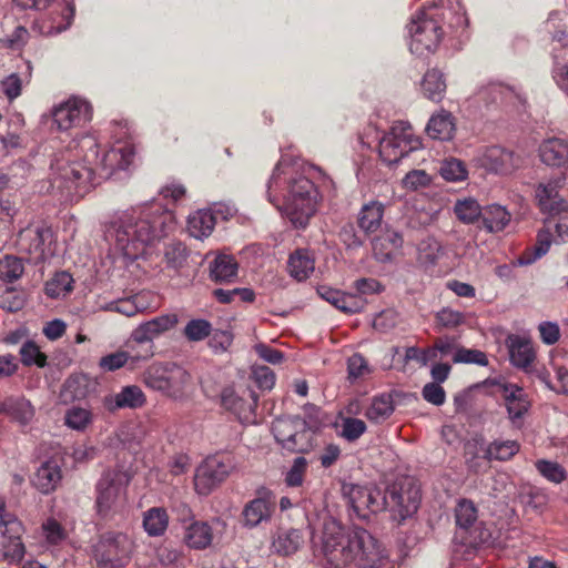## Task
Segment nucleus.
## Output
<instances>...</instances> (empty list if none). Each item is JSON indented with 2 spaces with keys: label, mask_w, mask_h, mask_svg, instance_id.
I'll list each match as a JSON object with an SVG mask.
<instances>
[{
  "label": "nucleus",
  "mask_w": 568,
  "mask_h": 568,
  "mask_svg": "<svg viewBox=\"0 0 568 568\" xmlns=\"http://www.w3.org/2000/svg\"><path fill=\"white\" fill-rule=\"evenodd\" d=\"M422 142L406 121L395 122L379 141V156L387 165L397 164L410 152L420 149Z\"/></svg>",
  "instance_id": "nucleus-8"
},
{
  "label": "nucleus",
  "mask_w": 568,
  "mask_h": 568,
  "mask_svg": "<svg viewBox=\"0 0 568 568\" xmlns=\"http://www.w3.org/2000/svg\"><path fill=\"white\" fill-rule=\"evenodd\" d=\"M317 294L321 298L347 314L361 312L366 304V301L358 295L341 292L328 286H320Z\"/></svg>",
  "instance_id": "nucleus-26"
},
{
  "label": "nucleus",
  "mask_w": 568,
  "mask_h": 568,
  "mask_svg": "<svg viewBox=\"0 0 568 568\" xmlns=\"http://www.w3.org/2000/svg\"><path fill=\"white\" fill-rule=\"evenodd\" d=\"M145 402V395L139 386L128 385L119 393L105 396L103 404L109 412H115L122 408H140Z\"/></svg>",
  "instance_id": "nucleus-27"
},
{
  "label": "nucleus",
  "mask_w": 568,
  "mask_h": 568,
  "mask_svg": "<svg viewBox=\"0 0 568 568\" xmlns=\"http://www.w3.org/2000/svg\"><path fill=\"white\" fill-rule=\"evenodd\" d=\"M315 270L314 255L306 248L294 251L287 261L290 275L298 282L307 280Z\"/></svg>",
  "instance_id": "nucleus-30"
},
{
  "label": "nucleus",
  "mask_w": 568,
  "mask_h": 568,
  "mask_svg": "<svg viewBox=\"0 0 568 568\" xmlns=\"http://www.w3.org/2000/svg\"><path fill=\"white\" fill-rule=\"evenodd\" d=\"M395 406L390 394H382L374 397L371 405L366 409L365 416L374 422L382 423L390 417L394 413Z\"/></svg>",
  "instance_id": "nucleus-42"
},
{
  "label": "nucleus",
  "mask_w": 568,
  "mask_h": 568,
  "mask_svg": "<svg viewBox=\"0 0 568 568\" xmlns=\"http://www.w3.org/2000/svg\"><path fill=\"white\" fill-rule=\"evenodd\" d=\"M212 325L204 318H193L189 321L183 329V335L189 342H201L210 337Z\"/></svg>",
  "instance_id": "nucleus-49"
},
{
  "label": "nucleus",
  "mask_w": 568,
  "mask_h": 568,
  "mask_svg": "<svg viewBox=\"0 0 568 568\" xmlns=\"http://www.w3.org/2000/svg\"><path fill=\"white\" fill-rule=\"evenodd\" d=\"M456 125L453 114L446 110H440L429 119L426 132L429 138L439 141H449L455 134Z\"/></svg>",
  "instance_id": "nucleus-31"
},
{
  "label": "nucleus",
  "mask_w": 568,
  "mask_h": 568,
  "mask_svg": "<svg viewBox=\"0 0 568 568\" xmlns=\"http://www.w3.org/2000/svg\"><path fill=\"white\" fill-rule=\"evenodd\" d=\"M234 469L229 456H210L197 467L194 476L195 490L200 495H209L212 489L224 481Z\"/></svg>",
  "instance_id": "nucleus-13"
},
{
  "label": "nucleus",
  "mask_w": 568,
  "mask_h": 568,
  "mask_svg": "<svg viewBox=\"0 0 568 568\" xmlns=\"http://www.w3.org/2000/svg\"><path fill=\"white\" fill-rule=\"evenodd\" d=\"M322 422L316 415L304 418V427L294 433V437L286 450L293 453H307L315 445V435L320 432Z\"/></svg>",
  "instance_id": "nucleus-29"
},
{
  "label": "nucleus",
  "mask_w": 568,
  "mask_h": 568,
  "mask_svg": "<svg viewBox=\"0 0 568 568\" xmlns=\"http://www.w3.org/2000/svg\"><path fill=\"white\" fill-rule=\"evenodd\" d=\"M169 526V515L162 507H152L143 514V528L151 537L162 536Z\"/></svg>",
  "instance_id": "nucleus-38"
},
{
  "label": "nucleus",
  "mask_w": 568,
  "mask_h": 568,
  "mask_svg": "<svg viewBox=\"0 0 568 568\" xmlns=\"http://www.w3.org/2000/svg\"><path fill=\"white\" fill-rule=\"evenodd\" d=\"M62 480V469L58 460L48 459L36 470L31 483L42 494L54 491Z\"/></svg>",
  "instance_id": "nucleus-28"
},
{
  "label": "nucleus",
  "mask_w": 568,
  "mask_h": 568,
  "mask_svg": "<svg viewBox=\"0 0 568 568\" xmlns=\"http://www.w3.org/2000/svg\"><path fill=\"white\" fill-rule=\"evenodd\" d=\"M19 354L24 366L36 365L42 368L47 365V355L40 351V347L33 341L24 342Z\"/></svg>",
  "instance_id": "nucleus-54"
},
{
  "label": "nucleus",
  "mask_w": 568,
  "mask_h": 568,
  "mask_svg": "<svg viewBox=\"0 0 568 568\" xmlns=\"http://www.w3.org/2000/svg\"><path fill=\"white\" fill-rule=\"evenodd\" d=\"M42 531L50 545H59L67 538L65 529L53 518H49L42 524Z\"/></svg>",
  "instance_id": "nucleus-60"
},
{
  "label": "nucleus",
  "mask_w": 568,
  "mask_h": 568,
  "mask_svg": "<svg viewBox=\"0 0 568 568\" xmlns=\"http://www.w3.org/2000/svg\"><path fill=\"white\" fill-rule=\"evenodd\" d=\"M140 357L133 356L128 351L119 349L114 353L106 354L99 359V367L103 372H114L124 366H129L131 369L135 367Z\"/></svg>",
  "instance_id": "nucleus-43"
},
{
  "label": "nucleus",
  "mask_w": 568,
  "mask_h": 568,
  "mask_svg": "<svg viewBox=\"0 0 568 568\" xmlns=\"http://www.w3.org/2000/svg\"><path fill=\"white\" fill-rule=\"evenodd\" d=\"M216 223L212 210H199L187 219V231L191 236L202 240L211 235Z\"/></svg>",
  "instance_id": "nucleus-37"
},
{
  "label": "nucleus",
  "mask_w": 568,
  "mask_h": 568,
  "mask_svg": "<svg viewBox=\"0 0 568 568\" xmlns=\"http://www.w3.org/2000/svg\"><path fill=\"white\" fill-rule=\"evenodd\" d=\"M538 155L547 166L568 169V140L557 136L542 140L538 148Z\"/></svg>",
  "instance_id": "nucleus-23"
},
{
  "label": "nucleus",
  "mask_w": 568,
  "mask_h": 568,
  "mask_svg": "<svg viewBox=\"0 0 568 568\" xmlns=\"http://www.w3.org/2000/svg\"><path fill=\"white\" fill-rule=\"evenodd\" d=\"M133 541L123 532L109 531L101 536L94 549L100 566L122 567L130 559Z\"/></svg>",
  "instance_id": "nucleus-11"
},
{
  "label": "nucleus",
  "mask_w": 568,
  "mask_h": 568,
  "mask_svg": "<svg viewBox=\"0 0 568 568\" xmlns=\"http://www.w3.org/2000/svg\"><path fill=\"white\" fill-rule=\"evenodd\" d=\"M474 161L479 168L496 174H507L516 168L514 153L496 145L480 150Z\"/></svg>",
  "instance_id": "nucleus-18"
},
{
  "label": "nucleus",
  "mask_w": 568,
  "mask_h": 568,
  "mask_svg": "<svg viewBox=\"0 0 568 568\" xmlns=\"http://www.w3.org/2000/svg\"><path fill=\"white\" fill-rule=\"evenodd\" d=\"M78 145L84 152L83 160L95 169V178H109L116 170H125L134 158V148L129 141H116L100 156L99 143L94 135H84Z\"/></svg>",
  "instance_id": "nucleus-6"
},
{
  "label": "nucleus",
  "mask_w": 568,
  "mask_h": 568,
  "mask_svg": "<svg viewBox=\"0 0 568 568\" xmlns=\"http://www.w3.org/2000/svg\"><path fill=\"white\" fill-rule=\"evenodd\" d=\"M453 361L454 363L476 364L479 366L488 365V358L484 352L465 347L456 348Z\"/></svg>",
  "instance_id": "nucleus-58"
},
{
  "label": "nucleus",
  "mask_w": 568,
  "mask_h": 568,
  "mask_svg": "<svg viewBox=\"0 0 568 568\" xmlns=\"http://www.w3.org/2000/svg\"><path fill=\"white\" fill-rule=\"evenodd\" d=\"M73 141L65 150L54 154L51 162L50 183L68 200L82 197L97 183L95 169L83 160L84 152Z\"/></svg>",
  "instance_id": "nucleus-4"
},
{
  "label": "nucleus",
  "mask_w": 568,
  "mask_h": 568,
  "mask_svg": "<svg viewBox=\"0 0 568 568\" xmlns=\"http://www.w3.org/2000/svg\"><path fill=\"white\" fill-rule=\"evenodd\" d=\"M73 278L68 272H59L54 277L47 282L45 293L52 298L64 296L72 291Z\"/></svg>",
  "instance_id": "nucleus-50"
},
{
  "label": "nucleus",
  "mask_w": 568,
  "mask_h": 568,
  "mask_svg": "<svg viewBox=\"0 0 568 568\" xmlns=\"http://www.w3.org/2000/svg\"><path fill=\"white\" fill-rule=\"evenodd\" d=\"M304 542L305 538L300 529H282L274 537L272 548L278 555L290 556L295 554Z\"/></svg>",
  "instance_id": "nucleus-33"
},
{
  "label": "nucleus",
  "mask_w": 568,
  "mask_h": 568,
  "mask_svg": "<svg viewBox=\"0 0 568 568\" xmlns=\"http://www.w3.org/2000/svg\"><path fill=\"white\" fill-rule=\"evenodd\" d=\"M440 4L434 3L418 11L408 24L410 36L409 50L412 53L423 55L434 52L444 36L443 22L446 13L450 12Z\"/></svg>",
  "instance_id": "nucleus-5"
},
{
  "label": "nucleus",
  "mask_w": 568,
  "mask_h": 568,
  "mask_svg": "<svg viewBox=\"0 0 568 568\" xmlns=\"http://www.w3.org/2000/svg\"><path fill=\"white\" fill-rule=\"evenodd\" d=\"M267 200L294 227H305L314 215L320 200L315 184L300 164L282 158L267 182Z\"/></svg>",
  "instance_id": "nucleus-3"
},
{
  "label": "nucleus",
  "mask_w": 568,
  "mask_h": 568,
  "mask_svg": "<svg viewBox=\"0 0 568 568\" xmlns=\"http://www.w3.org/2000/svg\"><path fill=\"white\" fill-rule=\"evenodd\" d=\"M186 246L182 242H171L166 245L164 256L169 267L180 270L187 258Z\"/></svg>",
  "instance_id": "nucleus-57"
},
{
  "label": "nucleus",
  "mask_w": 568,
  "mask_h": 568,
  "mask_svg": "<svg viewBox=\"0 0 568 568\" xmlns=\"http://www.w3.org/2000/svg\"><path fill=\"white\" fill-rule=\"evenodd\" d=\"M366 430V425L362 419L347 417L342 423L341 435L348 442L358 439Z\"/></svg>",
  "instance_id": "nucleus-62"
},
{
  "label": "nucleus",
  "mask_w": 568,
  "mask_h": 568,
  "mask_svg": "<svg viewBox=\"0 0 568 568\" xmlns=\"http://www.w3.org/2000/svg\"><path fill=\"white\" fill-rule=\"evenodd\" d=\"M307 465L306 458L302 456L293 460L292 466L285 475V483L288 487H300L303 484Z\"/></svg>",
  "instance_id": "nucleus-59"
},
{
  "label": "nucleus",
  "mask_w": 568,
  "mask_h": 568,
  "mask_svg": "<svg viewBox=\"0 0 568 568\" xmlns=\"http://www.w3.org/2000/svg\"><path fill=\"white\" fill-rule=\"evenodd\" d=\"M0 414L7 415L11 423L24 429L33 423L36 408L26 397L11 396L0 403Z\"/></svg>",
  "instance_id": "nucleus-21"
},
{
  "label": "nucleus",
  "mask_w": 568,
  "mask_h": 568,
  "mask_svg": "<svg viewBox=\"0 0 568 568\" xmlns=\"http://www.w3.org/2000/svg\"><path fill=\"white\" fill-rule=\"evenodd\" d=\"M454 212L459 221L466 224L474 223L481 217L483 209L474 199H464L456 202Z\"/></svg>",
  "instance_id": "nucleus-47"
},
{
  "label": "nucleus",
  "mask_w": 568,
  "mask_h": 568,
  "mask_svg": "<svg viewBox=\"0 0 568 568\" xmlns=\"http://www.w3.org/2000/svg\"><path fill=\"white\" fill-rule=\"evenodd\" d=\"M311 545L314 557L336 568L348 565L372 568L383 558L378 541L369 531L364 528L346 530L332 518L324 521L320 536L312 532Z\"/></svg>",
  "instance_id": "nucleus-2"
},
{
  "label": "nucleus",
  "mask_w": 568,
  "mask_h": 568,
  "mask_svg": "<svg viewBox=\"0 0 568 568\" xmlns=\"http://www.w3.org/2000/svg\"><path fill=\"white\" fill-rule=\"evenodd\" d=\"M179 323L176 314H164L140 324L131 334V338L143 344L152 342L163 333L172 329Z\"/></svg>",
  "instance_id": "nucleus-22"
},
{
  "label": "nucleus",
  "mask_w": 568,
  "mask_h": 568,
  "mask_svg": "<svg viewBox=\"0 0 568 568\" xmlns=\"http://www.w3.org/2000/svg\"><path fill=\"white\" fill-rule=\"evenodd\" d=\"M384 205L378 201H369L358 212L357 223L366 234L375 233L382 226Z\"/></svg>",
  "instance_id": "nucleus-34"
},
{
  "label": "nucleus",
  "mask_w": 568,
  "mask_h": 568,
  "mask_svg": "<svg viewBox=\"0 0 568 568\" xmlns=\"http://www.w3.org/2000/svg\"><path fill=\"white\" fill-rule=\"evenodd\" d=\"M24 272L22 260L14 255L0 257V281L12 283L21 277Z\"/></svg>",
  "instance_id": "nucleus-46"
},
{
  "label": "nucleus",
  "mask_w": 568,
  "mask_h": 568,
  "mask_svg": "<svg viewBox=\"0 0 568 568\" xmlns=\"http://www.w3.org/2000/svg\"><path fill=\"white\" fill-rule=\"evenodd\" d=\"M439 173L444 180L449 182L463 181L467 178V169L464 162L454 158L442 163Z\"/></svg>",
  "instance_id": "nucleus-56"
},
{
  "label": "nucleus",
  "mask_w": 568,
  "mask_h": 568,
  "mask_svg": "<svg viewBox=\"0 0 568 568\" xmlns=\"http://www.w3.org/2000/svg\"><path fill=\"white\" fill-rule=\"evenodd\" d=\"M493 384L497 386L510 422L514 425L520 424L531 407L527 393L518 384L500 381H495Z\"/></svg>",
  "instance_id": "nucleus-16"
},
{
  "label": "nucleus",
  "mask_w": 568,
  "mask_h": 568,
  "mask_svg": "<svg viewBox=\"0 0 568 568\" xmlns=\"http://www.w3.org/2000/svg\"><path fill=\"white\" fill-rule=\"evenodd\" d=\"M506 345L510 363L525 373H530L536 359V352L531 342L524 336L513 334L507 337Z\"/></svg>",
  "instance_id": "nucleus-24"
},
{
  "label": "nucleus",
  "mask_w": 568,
  "mask_h": 568,
  "mask_svg": "<svg viewBox=\"0 0 568 568\" xmlns=\"http://www.w3.org/2000/svg\"><path fill=\"white\" fill-rule=\"evenodd\" d=\"M484 226L489 232L503 231L510 221V213L501 205L493 204L483 209Z\"/></svg>",
  "instance_id": "nucleus-41"
},
{
  "label": "nucleus",
  "mask_w": 568,
  "mask_h": 568,
  "mask_svg": "<svg viewBox=\"0 0 568 568\" xmlns=\"http://www.w3.org/2000/svg\"><path fill=\"white\" fill-rule=\"evenodd\" d=\"M456 524L459 528L468 529L477 520V508L469 499H460L455 509Z\"/></svg>",
  "instance_id": "nucleus-53"
},
{
  "label": "nucleus",
  "mask_w": 568,
  "mask_h": 568,
  "mask_svg": "<svg viewBox=\"0 0 568 568\" xmlns=\"http://www.w3.org/2000/svg\"><path fill=\"white\" fill-rule=\"evenodd\" d=\"M23 526L21 521L6 509L4 498L0 496V535L3 557L9 561H21L24 557V545L21 541Z\"/></svg>",
  "instance_id": "nucleus-12"
},
{
  "label": "nucleus",
  "mask_w": 568,
  "mask_h": 568,
  "mask_svg": "<svg viewBox=\"0 0 568 568\" xmlns=\"http://www.w3.org/2000/svg\"><path fill=\"white\" fill-rule=\"evenodd\" d=\"M237 270L239 265L233 256L220 254L210 264V277L216 283H232Z\"/></svg>",
  "instance_id": "nucleus-35"
},
{
  "label": "nucleus",
  "mask_w": 568,
  "mask_h": 568,
  "mask_svg": "<svg viewBox=\"0 0 568 568\" xmlns=\"http://www.w3.org/2000/svg\"><path fill=\"white\" fill-rule=\"evenodd\" d=\"M439 325L446 328H455L465 323V314L450 307H444L436 314Z\"/></svg>",
  "instance_id": "nucleus-64"
},
{
  "label": "nucleus",
  "mask_w": 568,
  "mask_h": 568,
  "mask_svg": "<svg viewBox=\"0 0 568 568\" xmlns=\"http://www.w3.org/2000/svg\"><path fill=\"white\" fill-rule=\"evenodd\" d=\"M343 490L353 511L358 518L385 510L383 490L376 486L344 485Z\"/></svg>",
  "instance_id": "nucleus-14"
},
{
  "label": "nucleus",
  "mask_w": 568,
  "mask_h": 568,
  "mask_svg": "<svg viewBox=\"0 0 568 568\" xmlns=\"http://www.w3.org/2000/svg\"><path fill=\"white\" fill-rule=\"evenodd\" d=\"M304 427V418L300 416L278 417L272 424V432L276 442L287 449L290 442L297 429Z\"/></svg>",
  "instance_id": "nucleus-36"
},
{
  "label": "nucleus",
  "mask_w": 568,
  "mask_h": 568,
  "mask_svg": "<svg viewBox=\"0 0 568 568\" xmlns=\"http://www.w3.org/2000/svg\"><path fill=\"white\" fill-rule=\"evenodd\" d=\"M552 234L549 230H540L534 246L528 247L517 260L519 265H529L546 255L551 245Z\"/></svg>",
  "instance_id": "nucleus-40"
},
{
  "label": "nucleus",
  "mask_w": 568,
  "mask_h": 568,
  "mask_svg": "<svg viewBox=\"0 0 568 568\" xmlns=\"http://www.w3.org/2000/svg\"><path fill=\"white\" fill-rule=\"evenodd\" d=\"M535 467L550 483L560 484L567 478L565 468L557 462L538 459L535 463Z\"/></svg>",
  "instance_id": "nucleus-51"
},
{
  "label": "nucleus",
  "mask_w": 568,
  "mask_h": 568,
  "mask_svg": "<svg viewBox=\"0 0 568 568\" xmlns=\"http://www.w3.org/2000/svg\"><path fill=\"white\" fill-rule=\"evenodd\" d=\"M258 397L253 390H245L239 395L232 387H226L221 393L222 406L235 414L241 420H250L255 416Z\"/></svg>",
  "instance_id": "nucleus-19"
},
{
  "label": "nucleus",
  "mask_w": 568,
  "mask_h": 568,
  "mask_svg": "<svg viewBox=\"0 0 568 568\" xmlns=\"http://www.w3.org/2000/svg\"><path fill=\"white\" fill-rule=\"evenodd\" d=\"M22 235L31 240L28 248L30 253L43 255L45 243L52 237V231L48 226H37L36 229L24 230Z\"/></svg>",
  "instance_id": "nucleus-52"
},
{
  "label": "nucleus",
  "mask_w": 568,
  "mask_h": 568,
  "mask_svg": "<svg viewBox=\"0 0 568 568\" xmlns=\"http://www.w3.org/2000/svg\"><path fill=\"white\" fill-rule=\"evenodd\" d=\"M183 540L192 549H205L213 540L212 527L206 521H192L184 528Z\"/></svg>",
  "instance_id": "nucleus-32"
},
{
  "label": "nucleus",
  "mask_w": 568,
  "mask_h": 568,
  "mask_svg": "<svg viewBox=\"0 0 568 568\" xmlns=\"http://www.w3.org/2000/svg\"><path fill=\"white\" fill-rule=\"evenodd\" d=\"M275 496L270 490H260L257 496L243 508L242 516L245 527L254 528L271 520L275 511Z\"/></svg>",
  "instance_id": "nucleus-17"
},
{
  "label": "nucleus",
  "mask_w": 568,
  "mask_h": 568,
  "mask_svg": "<svg viewBox=\"0 0 568 568\" xmlns=\"http://www.w3.org/2000/svg\"><path fill=\"white\" fill-rule=\"evenodd\" d=\"M385 509L399 521L413 516L420 504V488L413 478L396 480L383 490Z\"/></svg>",
  "instance_id": "nucleus-9"
},
{
  "label": "nucleus",
  "mask_w": 568,
  "mask_h": 568,
  "mask_svg": "<svg viewBox=\"0 0 568 568\" xmlns=\"http://www.w3.org/2000/svg\"><path fill=\"white\" fill-rule=\"evenodd\" d=\"M565 182L566 175L557 174L537 184L535 197L541 211L555 213L558 210L560 206L559 190L565 185Z\"/></svg>",
  "instance_id": "nucleus-25"
},
{
  "label": "nucleus",
  "mask_w": 568,
  "mask_h": 568,
  "mask_svg": "<svg viewBox=\"0 0 568 568\" xmlns=\"http://www.w3.org/2000/svg\"><path fill=\"white\" fill-rule=\"evenodd\" d=\"M130 476L120 468L106 469L95 484V509L100 517L109 518L126 501Z\"/></svg>",
  "instance_id": "nucleus-7"
},
{
  "label": "nucleus",
  "mask_w": 568,
  "mask_h": 568,
  "mask_svg": "<svg viewBox=\"0 0 568 568\" xmlns=\"http://www.w3.org/2000/svg\"><path fill=\"white\" fill-rule=\"evenodd\" d=\"M189 378L186 371L180 366L154 363L145 369L142 381L146 387L153 390L178 397Z\"/></svg>",
  "instance_id": "nucleus-10"
},
{
  "label": "nucleus",
  "mask_w": 568,
  "mask_h": 568,
  "mask_svg": "<svg viewBox=\"0 0 568 568\" xmlns=\"http://www.w3.org/2000/svg\"><path fill=\"white\" fill-rule=\"evenodd\" d=\"M418 260L424 265H434L444 255V248L435 237L423 239L417 246Z\"/></svg>",
  "instance_id": "nucleus-45"
},
{
  "label": "nucleus",
  "mask_w": 568,
  "mask_h": 568,
  "mask_svg": "<svg viewBox=\"0 0 568 568\" xmlns=\"http://www.w3.org/2000/svg\"><path fill=\"white\" fill-rule=\"evenodd\" d=\"M92 423V413L88 408L72 406L65 412L64 424L74 430L82 432Z\"/></svg>",
  "instance_id": "nucleus-48"
},
{
  "label": "nucleus",
  "mask_w": 568,
  "mask_h": 568,
  "mask_svg": "<svg viewBox=\"0 0 568 568\" xmlns=\"http://www.w3.org/2000/svg\"><path fill=\"white\" fill-rule=\"evenodd\" d=\"M422 89L427 99L434 102L442 101L446 92L444 74L437 69L427 71L423 78Z\"/></svg>",
  "instance_id": "nucleus-39"
},
{
  "label": "nucleus",
  "mask_w": 568,
  "mask_h": 568,
  "mask_svg": "<svg viewBox=\"0 0 568 568\" xmlns=\"http://www.w3.org/2000/svg\"><path fill=\"white\" fill-rule=\"evenodd\" d=\"M136 300L138 297L134 296L124 300L113 301L108 303L104 306V310L110 312H116L130 317L143 310V307L139 306Z\"/></svg>",
  "instance_id": "nucleus-61"
},
{
  "label": "nucleus",
  "mask_w": 568,
  "mask_h": 568,
  "mask_svg": "<svg viewBox=\"0 0 568 568\" xmlns=\"http://www.w3.org/2000/svg\"><path fill=\"white\" fill-rule=\"evenodd\" d=\"M477 98L487 104L500 101L506 105L513 106L517 112L526 109V99L521 93L516 91L514 87L503 83H489L478 91Z\"/></svg>",
  "instance_id": "nucleus-20"
},
{
  "label": "nucleus",
  "mask_w": 568,
  "mask_h": 568,
  "mask_svg": "<svg viewBox=\"0 0 568 568\" xmlns=\"http://www.w3.org/2000/svg\"><path fill=\"white\" fill-rule=\"evenodd\" d=\"M516 440H495L484 449V458L487 460H508L519 452Z\"/></svg>",
  "instance_id": "nucleus-44"
},
{
  "label": "nucleus",
  "mask_w": 568,
  "mask_h": 568,
  "mask_svg": "<svg viewBox=\"0 0 568 568\" xmlns=\"http://www.w3.org/2000/svg\"><path fill=\"white\" fill-rule=\"evenodd\" d=\"M252 377L257 385V387L262 390H270L275 385V374L274 372L264 365H256L252 369Z\"/></svg>",
  "instance_id": "nucleus-63"
},
{
  "label": "nucleus",
  "mask_w": 568,
  "mask_h": 568,
  "mask_svg": "<svg viewBox=\"0 0 568 568\" xmlns=\"http://www.w3.org/2000/svg\"><path fill=\"white\" fill-rule=\"evenodd\" d=\"M52 116L58 130L68 131L89 122L92 108L88 101L72 98L54 108Z\"/></svg>",
  "instance_id": "nucleus-15"
},
{
  "label": "nucleus",
  "mask_w": 568,
  "mask_h": 568,
  "mask_svg": "<svg viewBox=\"0 0 568 568\" xmlns=\"http://www.w3.org/2000/svg\"><path fill=\"white\" fill-rule=\"evenodd\" d=\"M484 445L478 440L467 442L465 445V458L468 468L478 473L487 466V459L484 458Z\"/></svg>",
  "instance_id": "nucleus-55"
},
{
  "label": "nucleus",
  "mask_w": 568,
  "mask_h": 568,
  "mask_svg": "<svg viewBox=\"0 0 568 568\" xmlns=\"http://www.w3.org/2000/svg\"><path fill=\"white\" fill-rule=\"evenodd\" d=\"M174 227L173 212L150 202L116 214L105 225V239L118 254L133 261Z\"/></svg>",
  "instance_id": "nucleus-1"
}]
</instances>
